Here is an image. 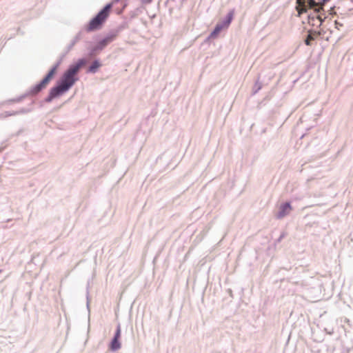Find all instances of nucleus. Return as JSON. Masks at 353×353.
I'll list each match as a JSON object with an SVG mask.
<instances>
[{"label": "nucleus", "mask_w": 353, "mask_h": 353, "mask_svg": "<svg viewBox=\"0 0 353 353\" xmlns=\"http://www.w3.org/2000/svg\"><path fill=\"white\" fill-rule=\"evenodd\" d=\"M334 23H335V26H336V28L337 29H339V28H340V27H342V26H343V24H342V23H339V22H338L337 21H335V22H334Z\"/></svg>", "instance_id": "22"}, {"label": "nucleus", "mask_w": 353, "mask_h": 353, "mask_svg": "<svg viewBox=\"0 0 353 353\" xmlns=\"http://www.w3.org/2000/svg\"><path fill=\"white\" fill-rule=\"evenodd\" d=\"M28 96L34 97L35 95H32V94H30V89L25 94H22L21 96H20L17 98L10 100V101L14 102V103H19V102L22 101V100Z\"/></svg>", "instance_id": "16"}, {"label": "nucleus", "mask_w": 353, "mask_h": 353, "mask_svg": "<svg viewBox=\"0 0 353 353\" xmlns=\"http://www.w3.org/2000/svg\"><path fill=\"white\" fill-rule=\"evenodd\" d=\"M61 63V59L59 60L48 72L45 77L37 84L30 88V94L37 95L43 90L56 74Z\"/></svg>", "instance_id": "2"}, {"label": "nucleus", "mask_w": 353, "mask_h": 353, "mask_svg": "<svg viewBox=\"0 0 353 353\" xmlns=\"http://www.w3.org/2000/svg\"><path fill=\"white\" fill-rule=\"evenodd\" d=\"M297 1V10L299 12H307V10L312 9L314 13H319L321 11H323V6L319 3H317L315 0H296Z\"/></svg>", "instance_id": "4"}, {"label": "nucleus", "mask_w": 353, "mask_h": 353, "mask_svg": "<svg viewBox=\"0 0 353 353\" xmlns=\"http://www.w3.org/2000/svg\"><path fill=\"white\" fill-rule=\"evenodd\" d=\"M121 336V325H120V323H118L116 330H115V332H114V334L112 338H116V339H120Z\"/></svg>", "instance_id": "18"}, {"label": "nucleus", "mask_w": 353, "mask_h": 353, "mask_svg": "<svg viewBox=\"0 0 353 353\" xmlns=\"http://www.w3.org/2000/svg\"><path fill=\"white\" fill-rule=\"evenodd\" d=\"M112 8V3H107L90 20L85 27V30L87 32H93L100 30L108 18Z\"/></svg>", "instance_id": "1"}, {"label": "nucleus", "mask_w": 353, "mask_h": 353, "mask_svg": "<svg viewBox=\"0 0 353 353\" xmlns=\"http://www.w3.org/2000/svg\"><path fill=\"white\" fill-rule=\"evenodd\" d=\"M262 88L261 83L256 81L253 87V93H257Z\"/></svg>", "instance_id": "19"}, {"label": "nucleus", "mask_w": 353, "mask_h": 353, "mask_svg": "<svg viewBox=\"0 0 353 353\" xmlns=\"http://www.w3.org/2000/svg\"><path fill=\"white\" fill-rule=\"evenodd\" d=\"M31 111L30 109H27V108H21L20 109V110H19L18 112H14L12 114L13 115H15L17 114H26V113H28Z\"/></svg>", "instance_id": "20"}, {"label": "nucleus", "mask_w": 353, "mask_h": 353, "mask_svg": "<svg viewBox=\"0 0 353 353\" xmlns=\"http://www.w3.org/2000/svg\"><path fill=\"white\" fill-rule=\"evenodd\" d=\"M119 1H120V0H113V1H112V5H113L114 3H117V2H119Z\"/></svg>", "instance_id": "25"}, {"label": "nucleus", "mask_w": 353, "mask_h": 353, "mask_svg": "<svg viewBox=\"0 0 353 353\" xmlns=\"http://www.w3.org/2000/svg\"><path fill=\"white\" fill-rule=\"evenodd\" d=\"M142 4L148 5L152 3V0H140Z\"/></svg>", "instance_id": "21"}, {"label": "nucleus", "mask_w": 353, "mask_h": 353, "mask_svg": "<svg viewBox=\"0 0 353 353\" xmlns=\"http://www.w3.org/2000/svg\"><path fill=\"white\" fill-rule=\"evenodd\" d=\"M68 91L69 90L67 88L57 81L56 84L50 89L48 95L46 97L44 101L46 103H50L54 99L60 97Z\"/></svg>", "instance_id": "5"}, {"label": "nucleus", "mask_w": 353, "mask_h": 353, "mask_svg": "<svg viewBox=\"0 0 353 353\" xmlns=\"http://www.w3.org/2000/svg\"><path fill=\"white\" fill-rule=\"evenodd\" d=\"M321 12L322 11L319 12V13H315V15H312V14H309L308 15L309 23H310L311 21H314L316 19L320 22L319 26H321L325 19V17L324 18L322 17Z\"/></svg>", "instance_id": "14"}, {"label": "nucleus", "mask_w": 353, "mask_h": 353, "mask_svg": "<svg viewBox=\"0 0 353 353\" xmlns=\"http://www.w3.org/2000/svg\"><path fill=\"white\" fill-rule=\"evenodd\" d=\"M1 272H2V270H0V273H1Z\"/></svg>", "instance_id": "28"}, {"label": "nucleus", "mask_w": 353, "mask_h": 353, "mask_svg": "<svg viewBox=\"0 0 353 353\" xmlns=\"http://www.w3.org/2000/svg\"><path fill=\"white\" fill-rule=\"evenodd\" d=\"M317 32V33H321V35H322V34H323V32H321V31H319V32Z\"/></svg>", "instance_id": "26"}, {"label": "nucleus", "mask_w": 353, "mask_h": 353, "mask_svg": "<svg viewBox=\"0 0 353 353\" xmlns=\"http://www.w3.org/2000/svg\"><path fill=\"white\" fill-rule=\"evenodd\" d=\"M284 236H285V234H284V233H282V234L280 235L279 238L278 239L277 241H279H279H281V239H282L283 238H284Z\"/></svg>", "instance_id": "23"}, {"label": "nucleus", "mask_w": 353, "mask_h": 353, "mask_svg": "<svg viewBox=\"0 0 353 353\" xmlns=\"http://www.w3.org/2000/svg\"><path fill=\"white\" fill-rule=\"evenodd\" d=\"M352 3H353V0H350Z\"/></svg>", "instance_id": "27"}, {"label": "nucleus", "mask_w": 353, "mask_h": 353, "mask_svg": "<svg viewBox=\"0 0 353 353\" xmlns=\"http://www.w3.org/2000/svg\"><path fill=\"white\" fill-rule=\"evenodd\" d=\"M330 0H321V3L324 6Z\"/></svg>", "instance_id": "24"}, {"label": "nucleus", "mask_w": 353, "mask_h": 353, "mask_svg": "<svg viewBox=\"0 0 353 353\" xmlns=\"http://www.w3.org/2000/svg\"><path fill=\"white\" fill-rule=\"evenodd\" d=\"M78 80V74L68 66L57 82L70 90Z\"/></svg>", "instance_id": "3"}, {"label": "nucleus", "mask_w": 353, "mask_h": 353, "mask_svg": "<svg viewBox=\"0 0 353 353\" xmlns=\"http://www.w3.org/2000/svg\"><path fill=\"white\" fill-rule=\"evenodd\" d=\"M81 39V31L79 32L72 39L71 43L68 46L65 54H67L70 50H72L73 46Z\"/></svg>", "instance_id": "15"}, {"label": "nucleus", "mask_w": 353, "mask_h": 353, "mask_svg": "<svg viewBox=\"0 0 353 353\" xmlns=\"http://www.w3.org/2000/svg\"><path fill=\"white\" fill-rule=\"evenodd\" d=\"M320 36L321 33H317L316 31L314 30H309L304 39V43L306 46H311L312 41L316 40V38Z\"/></svg>", "instance_id": "9"}, {"label": "nucleus", "mask_w": 353, "mask_h": 353, "mask_svg": "<svg viewBox=\"0 0 353 353\" xmlns=\"http://www.w3.org/2000/svg\"><path fill=\"white\" fill-rule=\"evenodd\" d=\"M102 64L99 59H95L87 68V72L96 73L98 70L101 67Z\"/></svg>", "instance_id": "11"}, {"label": "nucleus", "mask_w": 353, "mask_h": 353, "mask_svg": "<svg viewBox=\"0 0 353 353\" xmlns=\"http://www.w3.org/2000/svg\"><path fill=\"white\" fill-rule=\"evenodd\" d=\"M101 51V49L98 48V46L95 45L94 47H92L89 52V57L92 58L95 56H97L99 52Z\"/></svg>", "instance_id": "17"}, {"label": "nucleus", "mask_w": 353, "mask_h": 353, "mask_svg": "<svg viewBox=\"0 0 353 353\" xmlns=\"http://www.w3.org/2000/svg\"><path fill=\"white\" fill-rule=\"evenodd\" d=\"M119 30H111L109 33H108L105 37L101 39L96 45L98 46V48L103 50L108 45H109L111 42H112L118 35Z\"/></svg>", "instance_id": "6"}, {"label": "nucleus", "mask_w": 353, "mask_h": 353, "mask_svg": "<svg viewBox=\"0 0 353 353\" xmlns=\"http://www.w3.org/2000/svg\"><path fill=\"white\" fill-rule=\"evenodd\" d=\"M291 210H292V206L290 205V203H289V202L283 203L281 204L279 211L276 216L279 219H283L287 214H288Z\"/></svg>", "instance_id": "7"}, {"label": "nucleus", "mask_w": 353, "mask_h": 353, "mask_svg": "<svg viewBox=\"0 0 353 353\" xmlns=\"http://www.w3.org/2000/svg\"><path fill=\"white\" fill-rule=\"evenodd\" d=\"M87 63V59L85 58H81L77 60V62L72 63L69 65L74 71L79 74L81 68Z\"/></svg>", "instance_id": "10"}, {"label": "nucleus", "mask_w": 353, "mask_h": 353, "mask_svg": "<svg viewBox=\"0 0 353 353\" xmlns=\"http://www.w3.org/2000/svg\"><path fill=\"white\" fill-rule=\"evenodd\" d=\"M234 15V10H231L229 11V12L226 14L224 19L220 20L217 23L219 25H221V26L224 29L228 28L230 23H232L233 18Z\"/></svg>", "instance_id": "8"}, {"label": "nucleus", "mask_w": 353, "mask_h": 353, "mask_svg": "<svg viewBox=\"0 0 353 353\" xmlns=\"http://www.w3.org/2000/svg\"><path fill=\"white\" fill-rule=\"evenodd\" d=\"M121 347V343L120 339L112 338L109 343L108 348L112 352H116L120 350Z\"/></svg>", "instance_id": "12"}, {"label": "nucleus", "mask_w": 353, "mask_h": 353, "mask_svg": "<svg viewBox=\"0 0 353 353\" xmlns=\"http://www.w3.org/2000/svg\"><path fill=\"white\" fill-rule=\"evenodd\" d=\"M223 30L224 29L221 26V25L216 23L213 30L208 36V39L216 38Z\"/></svg>", "instance_id": "13"}]
</instances>
